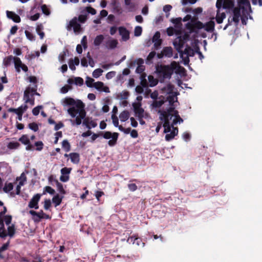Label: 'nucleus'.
I'll use <instances>...</instances> for the list:
<instances>
[{
    "instance_id": "obj_55",
    "label": "nucleus",
    "mask_w": 262,
    "mask_h": 262,
    "mask_svg": "<svg viewBox=\"0 0 262 262\" xmlns=\"http://www.w3.org/2000/svg\"><path fill=\"white\" fill-rule=\"evenodd\" d=\"M129 96V93L127 91H123L118 95V97L122 99H126Z\"/></svg>"
},
{
    "instance_id": "obj_45",
    "label": "nucleus",
    "mask_w": 262,
    "mask_h": 262,
    "mask_svg": "<svg viewBox=\"0 0 262 262\" xmlns=\"http://www.w3.org/2000/svg\"><path fill=\"white\" fill-rule=\"evenodd\" d=\"M40 53L39 51H35L34 53H31L26 56V58L28 60H31L35 58L36 57H39Z\"/></svg>"
},
{
    "instance_id": "obj_8",
    "label": "nucleus",
    "mask_w": 262,
    "mask_h": 262,
    "mask_svg": "<svg viewBox=\"0 0 262 262\" xmlns=\"http://www.w3.org/2000/svg\"><path fill=\"white\" fill-rule=\"evenodd\" d=\"M67 29L68 31L73 30L76 34H78L82 31V29L81 28L80 23L78 21L77 17H73L69 21V23L67 25Z\"/></svg>"
},
{
    "instance_id": "obj_33",
    "label": "nucleus",
    "mask_w": 262,
    "mask_h": 262,
    "mask_svg": "<svg viewBox=\"0 0 262 262\" xmlns=\"http://www.w3.org/2000/svg\"><path fill=\"white\" fill-rule=\"evenodd\" d=\"M27 28L28 30H26L25 31V34L26 37L28 39H29L30 41L35 40V36L31 32V31L32 29V27L27 26Z\"/></svg>"
},
{
    "instance_id": "obj_63",
    "label": "nucleus",
    "mask_w": 262,
    "mask_h": 262,
    "mask_svg": "<svg viewBox=\"0 0 262 262\" xmlns=\"http://www.w3.org/2000/svg\"><path fill=\"white\" fill-rule=\"evenodd\" d=\"M167 32L168 36H172L174 33L176 35H179L178 31L173 28H168Z\"/></svg>"
},
{
    "instance_id": "obj_25",
    "label": "nucleus",
    "mask_w": 262,
    "mask_h": 262,
    "mask_svg": "<svg viewBox=\"0 0 262 262\" xmlns=\"http://www.w3.org/2000/svg\"><path fill=\"white\" fill-rule=\"evenodd\" d=\"M136 63L137 67L136 70V72L137 73L141 74L145 70V67L143 65L144 60L142 58H139L135 61V63Z\"/></svg>"
},
{
    "instance_id": "obj_58",
    "label": "nucleus",
    "mask_w": 262,
    "mask_h": 262,
    "mask_svg": "<svg viewBox=\"0 0 262 262\" xmlns=\"http://www.w3.org/2000/svg\"><path fill=\"white\" fill-rule=\"evenodd\" d=\"M51 206V202L50 200H45L44 201L43 207L45 210H48Z\"/></svg>"
},
{
    "instance_id": "obj_26",
    "label": "nucleus",
    "mask_w": 262,
    "mask_h": 262,
    "mask_svg": "<svg viewBox=\"0 0 262 262\" xmlns=\"http://www.w3.org/2000/svg\"><path fill=\"white\" fill-rule=\"evenodd\" d=\"M233 6V3L232 2H229L228 4V6L226 5L225 2L223 3V0H217L216 3V7L217 8V10H220V9L223 7L224 9L230 8Z\"/></svg>"
},
{
    "instance_id": "obj_10",
    "label": "nucleus",
    "mask_w": 262,
    "mask_h": 262,
    "mask_svg": "<svg viewBox=\"0 0 262 262\" xmlns=\"http://www.w3.org/2000/svg\"><path fill=\"white\" fill-rule=\"evenodd\" d=\"M215 23L213 21L210 20L205 24L200 21H198L195 24V27L199 29H204L207 32H212L214 29Z\"/></svg>"
},
{
    "instance_id": "obj_47",
    "label": "nucleus",
    "mask_w": 262,
    "mask_h": 262,
    "mask_svg": "<svg viewBox=\"0 0 262 262\" xmlns=\"http://www.w3.org/2000/svg\"><path fill=\"white\" fill-rule=\"evenodd\" d=\"M47 193L50 194H53L55 193V190L50 186H46L44 188L42 194H45Z\"/></svg>"
},
{
    "instance_id": "obj_5",
    "label": "nucleus",
    "mask_w": 262,
    "mask_h": 262,
    "mask_svg": "<svg viewBox=\"0 0 262 262\" xmlns=\"http://www.w3.org/2000/svg\"><path fill=\"white\" fill-rule=\"evenodd\" d=\"M156 72L158 78L161 81H163L166 79H169L172 75V70L170 68V65L158 66L156 68Z\"/></svg>"
},
{
    "instance_id": "obj_13",
    "label": "nucleus",
    "mask_w": 262,
    "mask_h": 262,
    "mask_svg": "<svg viewBox=\"0 0 262 262\" xmlns=\"http://www.w3.org/2000/svg\"><path fill=\"white\" fill-rule=\"evenodd\" d=\"M37 85H33L32 87L28 86L24 92V100L26 101L30 100V96H34L36 91H37Z\"/></svg>"
},
{
    "instance_id": "obj_41",
    "label": "nucleus",
    "mask_w": 262,
    "mask_h": 262,
    "mask_svg": "<svg viewBox=\"0 0 262 262\" xmlns=\"http://www.w3.org/2000/svg\"><path fill=\"white\" fill-rule=\"evenodd\" d=\"M62 148L66 151L69 152L71 150V145L68 140H64L62 142Z\"/></svg>"
},
{
    "instance_id": "obj_49",
    "label": "nucleus",
    "mask_w": 262,
    "mask_h": 262,
    "mask_svg": "<svg viewBox=\"0 0 262 262\" xmlns=\"http://www.w3.org/2000/svg\"><path fill=\"white\" fill-rule=\"evenodd\" d=\"M102 73H103V70L102 69L99 68V69H97L93 71L92 75L94 78H97L99 77L102 75Z\"/></svg>"
},
{
    "instance_id": "obj_57",
    "label": "nucleus",
    "mask_w": 262,
    "mask_h": 262,
    "mask_svg": "<svg viewBox=\"0 0 262 262\" xmlns=\"http://www.w3.org/2000/svg\"><path fill=\"white\" fill-rule=\"evenodd\" d=\"M74 83L77 85H82L83 83V80L81 77H76L74 79Z\"/></svg>"
},
{
    "instance_id": "obj_3",
    "label": "nucleus",
    "mask_w": 262,
    "mask_h": 262,
    "mask_svg": "<svg viewBox=\"0 0 262 262\" xmlns=\"http://www.w3.org/2000/svg\"><path fill=\"white\" fill-rule=\"evenodd\" d=\"M238 7H235L232 10V16H230L228 19V23L224 27L226 30L232 23L237 25L239 18H241L243 24H246V20L252 12L251 6L249 0H237Z\"/></svg>"
},
{
    "instance_id": "obj_11",
    "label": "nucleus",
    "mask_w": 262,
    "mask_h": 262,
    "mask_svg": "<svg viewBox=\"0 0 262 262\" xmlns=\"http://www.w3.org/2000/svg\"><path fill=\"white\" fill-rule=\"evenodd\" d=\"M14 64L15 71L17 73H20L21 70H22L24 72H27L28 71V67L26 64L23 63L19 57H16L14 58Z\"/></svg>"
},
{
    "instance_id": "obj_35",
    "label": "nucleus",
    "mask_w": 262,
    "mask_h": 262,
    "mask_svg": "<svg viewBox=\"0 0 262 262\" xmlns=\"http://www.w3.org/2000/svg\"><path fill=\"white\" fill-rule=\"evenodd\" d=\"M14 186L12 183L6 182L3 187V191L5 193H11L13 190Z\"/></svg>"
},
{
    "instance_id": "obj_18",
    "label": "nucleus",
    "mask_w": 262,
    "mask_h": 262,
    "mask_svg": "<svg viewBox=\"0 0 262 262\" xmlns=\"http://www.w3.org/2000/svg\"><path fill=\"white\" fill-rule=\"evenodd\" d=\"M169 65L172 70V73L174 72L176 74H183L185 71L184 68L176 61H172Z\"/></svg>"
},
{
    "instance_id": "obj_6",
    "label": "nucleus",
    "mask_w": 262,
    "mask_h": 262,
    "mask_svg": "<svg viewBox=\"0 0 262 262\" xmlns=\"http://www.w3.org/2000/svg\"><path fill=\"white\" fill-rule=\"evenodd\" d=\"M173 120V118H172L171 120H169L168 121V125H169L170 129L167 132V130H165L164 121H161L162 123L163 124V126L164 127V132L166 134L165 136V140L167 141H169L173 139L178 133V128L177 127H173L175 124H173L172 123Z\"/></svg>"
},
{
    "instance_id": "obj_2",
    "label": "nucleus",
    "mask_w": 262,
    "mask_h": 262,
    "mask_svg": "<svg viewBox=\"0 0 262 262\" xmlns=\"http://www.w3.org/2000/svg\"><path fill=\"white\" fill-rule=\"evenodd\" d=\"M62 103L64 105L70 106L68 109V113L73 118H76L74 120H71L73 125H79L81 123L82 120L86 116L85 111V104L79 99H74L72 98L67 97L62 100Z\"/></svg>"
},
{
    "instance_id": "obj_31",
    "label": "nucleus",
    "mask_w": 262,
    "mask_h": 262,
    "mask_svg": "<svg viewBox=\"0 0 262 262\" xmlns=\"http://www.w3.org/2000/svg\"><path fill=\"white\" fill-rule=\"evenodd\" d=\"M16 57H13L12 55L8 56L7 57H6L3 62V64L4 67H8L9 66L11 65L12 62H13L14 63V58H15Z\"/></svg>"
},
{
    "instance_id": "obj_23",
    "label": "nucleus",
    "mask_w": 262,
    "mask_h": 262,
    "mask_svg": "<svg viewBox=\"0 0 262 262\" xmlns=\"http://www.w3.org/2000/svg\"><path fill=\"white\" fill-rule=\"evenodd\" d=\"M83 119V124H84L86 127L89 129L91 128H94L97 125L96 121L94 120H93L91 118H84Z\"/></svg>"
},
{
    "instance_id": "obj_53",
    "label": "nucleus",
    "mask_w": 262,
    "mask_h": 262,
    "mask_svg": "<svg viewBox=\"0 0 262 262\" xmlns=\"http://www.w3.org/2000/svg\"><path fill=\"white\" fill-rule=\"evenodd\" d=\"M142 32V27L140 26H137L134 30V35L136 36H139L141 35Z\"/></svg>"
},
{
    "instance_id": "obj_61",
    "label": "nucleus",
    "mask_w": 262,
    "mask_h": 262,
    "mask_svg": "<svg viewBox=\"0 0 262 262\" xmlns=\"http://www.w3.org/2000/svg\"><path fill=\"white\" fill-rule=\"evenodd\" d=\"M42 108V106H37L34 107L32 110V114L34 116H37L40 112V109Z\"/></svg>"
},
{
    "instance_id": "obj_39",
    "label": "nucleus",
    "mask_w": 262,
    "mask_h": 262,
    "mask_svg": "<svg viewBox=\"0 0 262 262\" xmlns=\"http://www.w3.org/2000/svg\"><path fill=\"white\" fill-rule=\"evenodd\" d=\"M23 186V183L21 182H18V185L16 187V191H12L10 193L11 196L14 197L15 195H19L21 191V187Z\"/></svg>"
},
{
    "instance_id": "obj_4",
    "label": "nucleus",
    "mask_w": 262,
    "mask_h": 262,
    "mask_svg": "<svg viewBox=\"0 0 262 262\" xmlns=\"http://www.w3.org/2000/svg\"><path fill=\"white\" fill-rule=\"evenodd\" d=\"M7 208L4 207L3 210L0 212V238H5L9 236L13 237L16 232L14 224H11L12 217L10 215H5Z\"/></svg>"
},
{
    "instance_id": "obj_59",
    "label": "nucleus",
    "mask_w": 262,
    "mask_h": 262,
    "mask_svg": "<svg viewBox=\"0 0 262 262\" xmlns=\"http://www.w3.org/2000/svg\"><path fill=\"white\" fill-rule=\"evenodd\" d=\"M94 80L89 77H88L86 79L85 83L88 87H92V84L93 83Z\"/></svg>"
},
{
    "instance_id": "obj_14",
    "label": "nucleus",
    "mask_w": 262,
    "mask_h": 262,
    "mask_svg": "<svg viewBox=\"0 0 262 262\" xmlns=\"http://www.w3.org/2000/svg\"><path fill=\"white\" fill-rule=\"evenodd\" d=\"M41 194L37 193L35 194L28 203V207L38 209L39 208L38 202L40 199Z\"/></svg>"
},
{
    "instance_id": "obj_17",
    "label": "nucleus",
    "mask_w": 262,
    "mask_h": 262,
    "mask_svg": "<svg viewBox=\"0 0 262 262\" xmlns=\"http://www.w3.org/2000/svg\"><path fill=\"white\" fill-rule=\"evenodd\" d=\"M18 141L26 145V149L27 150H32L33 146L31 144L30 139L27 135H23L19 138Z\"/></svg>"
},
{
    "instance_id": "obj_9",
    "label": "nucleus",
    "mask_w": 262,
    "mask_h": 262,
    "mask_svg": "<svg viewBox=\"0 0 262 262\" xmlns=\"http://www.w3.org/2000/svg\"><path fill=\"white\" fill-rule=\"evenodd\" d=\"M102 134L103 137L104 139H110L108 141V144L109 146H113L116 144L119 135L118 133H114L112 134L111 132L107 131L104 132V134Z\"/></svg>"
},
{
    "instance_id": "obj_37",
    "label": "nucleus",
    "mask_w": 262,
    "mask_h": 262,
    "mask_svg": "<svg viewBox=\"0 0 262 262\" xmlns=\"http://www.w3.org/2000/svg\"><path fill=\"white\" fill-rule=\"evenodd\" d=\"M129 113L128 111H124L119 115V118L121 122H125L129 118Z\"/></svg>"
},
{
    "instance_id": "obj_28",
    "label": "nucleus",
    "mask_w": 262,
    "mask_h": 262,
    "mask_svg": "<svg viewBox=\"0 0 262 262\" xmlns=\"http://www.w3.org/2000/svg\"><path fill=\"white\" fill-rule=\"evenodd\" d=\"M69 158L73 164H77L79 163L80 155L78 153L71 152L69 154Z\"/></svg>"
},
{
    "instance_id": "obj_52",
    "label": "nucleus",
    "mask_w": 262,
    "mask_h": 262,
    "mask_svg": "<svg viewBox=\"0 0 262 262\" xmlns=\"http://www.w3.org/2000/svg\"><path fill=\"white\" fill-rule=\"evenodd\" d=\"M28 127L34 132H37L39 129L37 124L35 122L29 123L28 124Z\"/></svg>"
},
{
    "instance_id": "obj_12",
    "label": "nucleus",
    "mask_w": 262,
    "mask_h": 262,
    "mask_svg": "<svg viewBox=\"0 0 262 262\" xmlns=\"http://www.w3.org/2000/svg\"><path fill=\"white\" fill-rule=\"evenodd\" d=\"M118 45V41L116 39L108 36L107 39L104 41V46L107 50H114L116 49Z\"/></svg>"
},
{
    "instance_id": "obj_30",
    "label": "nucleus",
    "mask_w": 262,
    "mask_h": 262,
    "mask_svg": "<svg viewBox=\"0 0 262 262\" xmlns=\"http://www.w3.org/2000/svg\"><path fill=\"white\" fill-rule=\"evenodd\" d=\"M226 14L225 12H221L217 10L215 20L217 24H220L223 23V20L226 18Z\"/></svg>"
},
{
    "instance_id": "obj_43",
    "label": "nucleus",
    "mask_w": 262,
    "mask_h": 262,
    "mask_svg": "<svg viewBox=\"0 0 262 262\" xmlns=\"http://www.w3.org/2000/svg\"><path fill=\"white\" fill-rule=\"evenodd\" d=\"M83 10L88 16L89 14H91L92 15H95L96 14V10L91 7H86L83 9Z\"/></svg>"
},
{
    "instance_id": "obj_15",
    "label": "nucleus",
    "mask_w": 262,
    "mask_h": 262,
    "mask_svg": "<svg viewBox=\"0 0 262 262\" xmlns=\"http://www.w3.org/2000/svg\"><path fill=\"white\" fill-rule=\"evenodd\" d=\"M151 106L153 108H158L162 106V108L161 110H165L166 111V107H168L169 106V103L168 100L166 99V101L163 100H155L153 101L151 104Z\"/></svg>"
},
{
    "instance_id": "obj_38",
    "label": "nucleus",
    "mask_w": 262,
    "mask_h": 262,
    "mask_svg": "<svg viewBox=\"0 0 262 262\" xmlns=\"http://www.w3.org/2000/svg\"><path fill=\"white\" fill-rule=\"evenodd\" d=\"M62 198V196H60L58 194L53 196L52 202L54 204L55 207H57L61 204Z\"/></svg>"
},
{
    "instance_id": "obj_48",
    "label": "nucleus",
    "mask_w": 262,
    "mask_h": 262,
    "mask_svg": "<svg viewBox=\"0 0 262 262\" xmlns=\"http://www.w3.org/2000/svg\"><path fill=\"white\" fill-rule=\"evenodd\" d=\"M111 118L112 119L114 125L115 127L119 128V127L121 125H119V120L118 117L115 114H112Z\"/></svg>"
},
{
    "instance_id": "obj_22",
    "label": "nucleus",
    "mask_w": 262,
    "mask_h": 262,
    "mask_svg": "<svg viewBox=\"0 0 262 262\" xmlns=\"http://www.w3.org/2000/svg\"><path fill=\"white\" fill-rule=\"evenodd\" d=\"M6 15L9 19L12 20L14 22L16 23L20 22V17L15 12L7 10L6 11Z\"/></svg>"
},
{
    "instance_id": "obj_46",
    "label": "nucleus",
    "mask_w": 262,
    "mask_h": 262,
    "mask_svg": "<svg viewBox=\"0 0 262 262\" xmlns=\"http://www.w3.org/2000/svg\"><path fill=\"white\" fill-rule=\"evenodd\" d=\"M10 244V241L9 240L6 243L3 244L1 247H0V258H3L4 256L1 254V253L8 249V247Z\"/></svg>"
},
{
    "instance_id": "obj_20",
    "label": "nucleus",
    "mask_w": 262,
    "mask_h": 262,
    "mask_svg": "<svg viewBox=\"0 0 262 262\" xmlns=\"http://www.w3.org/2000/svg\"><path fill=\"white\" fill-rule=\"evenodd\" d=\"M152 42L154 43V47L156 49H158L161 45L162 40L160 38V33L159 32H156L152 37Z\"/></svg>"
},
{
    "instance_id": "obj_29",
    "label": "nucleus",
    "mask_w": 262,
    "mask_h": 262,
    "mask_svg": "<svg viewBox=\"0 0 262 262\" xmlns=\"http://www.w3.org/2000/svg\"><path fill=\"white\" fill-rule=\"evenodd\" d=\"M79 64V59L78 57H75L74 59L71 58L69 61V66L70 69L72 71L76 70V66Z\"/></svg>"
},
{
    "instance_id": "obj_40",
    "label": "nucleus",
    "mask_w": 262,
    "mask_h": 262,
    "mask_svg": "<svg viewBox=\"0 0 262 262\" xmlns=\"http://www.w3.org/2000/svg\"><path fill=\"white\" fill-rule=\"evenodd\" d=\"M20 146V144L18 142H10L7 144V147L9 149H16Z\"/></svg>"
},
{
    "instance_id": "obj_32",
    "label": "nucleus",
    "mask_w": 262,
    "mask_h": 262,
    "mask_svg": "<svg viewBox=\"0 0 262 262\" xmlns=\"http://www.w3.org/2000/svg\"><path fill=\"white\" fill-rule=\"evenodd\" d=\"M163 56L167 57H171L172 56V49L171 47H165L161 52Z\"/></svg>"
},
{
    "instance_id": "obj_21",
    "label": "nucleus",
    "mask_w": 262,
    "mask_h": 262,
    "mask_svg": "<svg viewBox=\"0 0 262 262\" xmlns=\"http://www.w3.org/2000/svg\"><path fill=\"white\" fill-rule=\"evenodd\" d=\"M183 39L184 38L181 36L178 35V37L174 40L173 45L177 50H179L183 47L184 43Z\"/></svg>"
},
{
    "instance_id": "obj_50",
    "label": "nucleus",
    "mask_w": 262,
    "mask_h": 262,
    "mask_svg": "<svg viewBox=\"0 0 262 262\" xmlns=\"http://www.w3.org/2000/svg\"><path fill=\"white\" fill-rule=\"evenodd\" d=\"M16 181H18L19 182H21L23 183V186L25 185V183L27 181V177L24 172H23L20 177L16 178Z\"/></svg>"
},
{
    "instance_id": "obj_56",
    "label": "nucleus",
    "mask_w": 262,
    "mask_h": 262,
    "mask_svg": "<svg viewBox=\"0 0 262 262\" xmlns=\"http://www.w3.org/2000/svg\"><path fill=\"white\" fill-rule=\"evenodd\" d=\"M35 145L36 146V150L40 151L43 148V144L42 141H37L35 143Z\"/></svg>"
},
{
    "instance_id": "obj_64",
    "label": "nucleus",
    "mask_w": 262,
    "mask_h": 262,
    "mask_svg": "<svg viewBox=\"0 0 262 262\" xmlns=\"http://www.w3.org/2000/svg\"><path fill=\"white\" fill-rule=\"evenodd\" d=\"M136 237V235L130 236L128 237V239H127V242H128L129 244H132L133 245H135Z\"/></svg>"
},
{
    "instance_id": "obj_62",
    "label": "nucleus",
    "mask_w": 262,
    "mask_h": 262,
    "mask_svg": "<svg viewBox=\"0 0 262 262\" xmlns=\"http://www.w3.org/2000/svg\"><path fill=\"white\" fill-rule=\"evenodd\" d=\"M118 129L120 131L124 133L125 134H128L130 132V128H124L122 126H120L119 127Z\"/></svg>"
},
{
    "instance_id": "obj_7",
    "label": "nucleus",
    "mask_w": 262,
    "mask_h": 262,
    "mask_svg": "<svg viewBox=\"0 0 262 262\" xmlns=\"http://www.w3.org/2000/svg\"><path fill=\"white\" fill-rule=\"evenodd\" d=\"M29 213L31 215L32 220L35 223L40 222L42 219L48 220L51 219L50 215L44 213L42 210L38 212L31 210L29 211Z\"/></svg>"
},
{
    "instance_id": "obj_27",
    "label": "nucleus",
    "mask_w": 262,
    "mask_h": 262,
    "mask_svg": "<svg viewBox=\"0 0 262 262\" xmlns=\"http://www.w3.org/2000/svg\"><path fill=\"white\" fill-rule=\"evenodd\" d=\"M28 108V106L26 104L21 105L17 108H9L8 110L9 112L14 113L18 115L20 113H24Z\"/></svg>"
},
{
    "instance_id": "obj_1",
    "label": "nucleus",
    "mask_w": 262,
    "mask_h": 262,
    "mask_svg": "<svg viewBox=\"0 0 262 262\" xmlns=\"http://www.w3.org/2000/svg\"><path fill=\"white\" fill-rule=\"evenodd\" d=\"M174 86L171 84L168 83L165 85L162 91L163 93L168 95L166 99L168 100L169 106L166 107L165 110H159L158 113L159 114V118L161 121L164 122L165 130H169L170 127L168 125V121L172 120L173 124H177V123H181L183 122V120L181 118L179 114V112L175 109V103L177 102V92L174 91Z\"/></svg>"
},
{
    "instance_id": "obj_16",
    "label": "nucleus",
    "mask_w": 262,
    "mask_h": 262,
    "mask_svg": "<svg viewBox=\"0 0 262 262\" xmlns=\"http://www.w3.org/2000/svg\"><path fill=\"white\" fill-rule=\"evenodd\" d=\"M72 168L64 167L61 170V176L60 177V180L63 182H68L70 179V173L72 170Z\"/></svg>"
},
{
    "instance_id": "obj_44",
    "label": "nucleus",
    "mask_w": 262,
    "mask_h": 262,
    "mask_svg": "<svg viewBox=\"0 0 262 262\" xmlns=\"http://www.w3.org/2000/svg\"><path fill=\"white\" fill-rule=\"evenodd\" d=\"M148 81L149 83V86L150 87H153L155 85H156L158 83V80L154 78V77L152 76H149L148 77Z\"/></svg>"
},
{
    "instance_id": "obj_60",
    "label": "nucleus",
    "mask_w": 262,
    "mask_h": 262,
    "mask_svg": "<svg viewBox=\"0 0 262 262\" xmlns=\"http://www.w3.org/2000/svg\"><path fill=\"white\" fill-rule=\"evenodd\" d=\"M70 89H71V87L68 85H66L61 88L60 92L62 94H66Z\"/></svg>"
},
{
    "instance_id": "obj_36",
    "label": "nucleus",
    "mask_w": 262,
    "mask_h": 262,
    "mask_svg": "<svg viewBox=\"0 0 262 262\" xmlns=\"http://www.w3.org/2000/svg\"><path fill=\"white\" fill-rule=\"evenodd\" d=\"M104 36L102 34L96 36L94 40V45L95 47H99L104 40Z\"/></svg>"
},
{
    "instance_id": "obj_19",
    "label": "nucleus",
    "mask_w": 262,
    "mask_h": 262,
    "mask_svg": "<svg viewBox=\"0 0 262 262\" xmlns=\"http://www.w3.org/2000/svg\"><path fill=\"white\" fill-rule=\"evenodd\" d=\"M118 30L123 41H126L129 39V32L126 28L119 27Z\"/></svg>"
},
{
    "instance_id": "obj_34",
    "label": "nucleus",
    "mask_w": 262,
    "mask_h": 262,
    "mask_svg": "<svg viewBox=\"0 0 262 262\" xmlns=\"http://www.w3.org/2000/svg\"><path fill=\"white\" fill-rule=\"evenodd\" d=\"M78 21L80 24L84 23L88 19V15L83 10L81 11L80 14L77 17Z\"/></svg>"
},
{
    "instance_id": "obj_51",
    "label": "nucleus",
    "mask_w": 262,
    "mask_h": 262,
    "mask_svg": "<svg viewBox=\"0 0 262 262\" xmlns=\"http://www.w3.org/2000/svg\"><path fill=\"white\" fill-rule=\"evenodd\" d=\"M56 186H57V190L61 194H66V191L64 190L62 184H61L59 182L57 181Z\"/></svg>"
},
{
    "instance_id": "obj_24",
    "label": "nucleus",
    "mask_w": 262,
    "mask_h": 262,
    "mask_svg": "<svg viewBox=\"0 0 262 262\" xmlns=\"http://www.w3.org/2000/svg\"><path fill=\"white\" fill-rule=\"evenodd\" d=\"M93 86L96 89L99 91L104 92L105 93L110 92L109 88L106 86H104V83L102 82L98 81L95 82Z\"/></svg>"
},
{
    "instance_id": "obj_42",
    "label": "nucleus",
    "mask_w": 262,
    "mask_h": 262,
    "mask_svg": "<svg viewBox=\"0 0 262 262\" xmlns=\"http://www.w3.org/2000/svg\"><path fill=\"white\" fill-rule=\"evenodd\" d=\"M135 113L138 118H144L147 116V114L145 113L144 110L142 107L136 110Z\"/></svg>"
},
{
    "instance_id": "obj_54",
    "label": "nucleus",
    "mask_w": 262,
    "mask_h": 262,
    "mask_svg": "<svg viewBox=\"0 0 262 262\" xmlns=\"http://www.w3.org/2000/svg\"><path fill=\"white\" fill-rule=\"evenodd\" d=\"M41 9L43 14L46 15H49L50 14V9L48 8V7L46 5H42L41 6Z\"/></svg>"
}]
</instances>
